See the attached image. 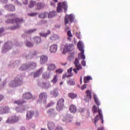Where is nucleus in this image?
<instances>
[{"label":"nucleus","instance_id":"1","mask_svg":"<svg viewBox=\"0 0 130 130\" xmlns=\"http://www.w3.org/2000/svg\"><path fill=\"white\" fill-rule=\"evenodd\" d=\"M92 112L94 114L98 112L99 115H97L96 117L92 120V122L96 125L98 120H99V117L101 120H102V123H104V120L103 119V115L102 114V110L99 109V107L98 108L95 105H94L92 108Z\"/></svg>","mask_w":130,"mask_h":130},{"label":"nucleus","instance_id":"2","mask_svg":"<svg viewBox=\"0 0 130 130\" xmlns=\"http://www.w3.org/2000/svg\"><path fill=\"white\" fill-rule=\"evenodd\" d=\"M22 84H23V80L20 77V76H17L15 78L14 80H12L9 83V86L14 88V87L21 86Z\"/></svg>","mask_w":130,"mask_h":130},{"label":"nucleus","instance_id":"3","mask_svg":"<svg viewBox=\"0 0 130 130\" xmlns=\"http://www.w3.org/2000/svg\"><path fill=\"white\" fill-rule=\"evenodd\" d=\"M37 64L35 62H29L25 64H22L19 68L20 71H25V70H34L36 68Z\"/></svg>","mask_w":130,"mask_h":130},{"label":"nucleus","instance_id":"4","mask_svg":"<svg viewBox=\"0 0 130 130\" xmlns=\"http://www.w3.org/2000/svg\"><path fill=\"white\" fill-rule=\"evenodd\" d=\"M13 48V43L11 41H8L4 44L2 49V53H7L8 51L11 50Z\"/></svg>","mask_w":130,"mask_h":130},{"label":"nucleus","instance_id":"5","mask_svg":"<svg viewBox=\"0 0 130 130\" xmlns=\"http://www.w3.org/2000/svg\"><path fill=\"white\" fill-rule=\"evenodd\" d=\"M77 47L79 49V50H80V51H81V53L80 54H79V56H80V57L82 59H85V58H86V57L85 56V55L84 54V44H83V43H82V41H79L78 43L77 44Z\"/></svg>","mask_w":130,"mask_h":130},{"label":"nucleus","instance_id":"6","mask_svg":"<svg viewBox=\"0 0 130 130\" xmlns=\"http://www.w3.org/2000/svg\"><path fill=\"white\" fill-rule=\"evenodd\" d=\"M20 116H12L10 117L6 121V123H16L20 120Z\"/></svg>","mask_w":130,"mask_h":130},{"label":"nucleus","instance_id":"7","mask_svg":"<svg viewBox=\"0 0 130 130\" xmlns=\"http://www.w3.org/2000/svg\"><path fill=\"white\" fill-rule=\"evenodd\" d=\"M39 100L41 103H46V100H47V94L46 92H41L39 95Z\"/></svg>","mask_w":130,"mask_h":130},{"label":"nucleus","instance_id":"8","mask_svg":"<svg viewBox=\"0 0 130 130\" xmlns=\"http://www.w3.org/2000/svg\"><path fill=\"white\" fill-rule=\"evenodd\" d=\"M63 103H64V100L63 99H60L58 101L56 107L57 111H62L63 109Z\"/></svg>","mask_w":130,"mask_h":130},{"label":"nucleus","instance_id":"9","mask_svg":"<svg viewBox=\"0 0 130 130\" xmlns=\"http://www.w3.org/2000/svg\"><path fill=\"white\" fill-rule=\"evenodd\" d=\"M74 64H75V68H76V69H74L73 72H74V73L76 74H78V71H80V70H82V69H83V68H82V65H81V64H80V63L79 62V60L77 58L75 60Z\"/></svg>","mask_w":130,"mask_h":130},{"label":"nucleus","instance_id":"10","mask_svg":"<svg viewBox=\"0 0 130 130\" xmlns=\"http://www.w3.org/2000/svg\"><path fill=\"white\" fill-rule=\"evenodd\" d=\"M14 21L17 25L11 27V30H16V29H19V28L21 27V26H20V24H21V23H23L24 22V20H23L22 18H16Z\"/></svg>","mask_w":130,"mask_h":130},{"label":"nucleus","instance_id":"11","mask_svg":"<svg viewBox=\"0 0 130 130\" xmlns=\"http://www.w3.org/2000/svg\"><path fill=\"white\" fill-rule=\"evenodd\" d=\"M63 10L64 12H66V2L58 3V7H57V12L58 13H61Z\"/></svg>","mask_w":130,"mask_h":130},{"label":"nucleus","instance_id":"12","mask_svg":"<svg viewBox=\"0 0 130 130\" xmlns=\"http://www.w3.org/2000/svg\"><path fill=\"white\" fill-rule=\"evenodd\" d=\"M29 107L27 105H23L20 107H16L15 110L18 113H23L25 112L26 110H28Z\"/></svg>","mask_w":130,"mask_h":130},{"label":"nucleus","instance_id":"13","mask_svg":"<svg viewBox=\"0 0 130 130\" xmlns=\"http://www.w3.org/2000/svg\"><path fill=\"white\" fill-rule=\"evenodd\" d=\"M4 9L8 12H15L16 11V7L13 4H7L4 6Z\"/></svg>","mask_w":130,"mask_h":130},{"label":"nucleus","instance_id":"14","mask_svg":"<svg viewBox=\"0 0 130 130\" xmlns=\"http://www.w3.org/2000/svg\"><path fill=\"white\" fill-rule=\"evenodd\" d=\"M75 20V17L74 14L67 15L66 18V24H69V23H73Z\"/></svg>","mask_w":130,"mask_h":130},{"label":"nucleus","instance_id":"15","mask_svg":"<svg viewBox=\"0 0 130 130\" xmlns=\"http://www.w3.org/2000/svg\"><path fill=\"white\" fill-rule=\"evenodd\" d=\"M6 17L8 18V19H12V20L8 19L6 20V23L9 24L10 23H13V21H14V18H16V17H17V15L15 13H11L8 14Z\"/></svg>","mask_w":130,"mask_h":130},{"label":"nucleus","instance_id":"16","mask_svg":"<svg viewBox=\"0 0 130 130\" xmlns=\"http://www.w3.org/2000/svg\"><path fill=\"white\" fill-rule=\"evenodd\" d=\"M52 75H53L52 71L45 72L43 74V78L45 80H48V79H50Z\"/></svg>","mask_w":130,"mask_h":130},{"label":"nucleus","instance_id":"17","mask_svg":"<svg viewBox=\"0 0 130 130\" xmlns=\"http://www.w3.org/2000/svg\"><path fill=\"white\" fill-rule=\"evenodd\" d=\"M44 71V68H41L40 69H39L38 71L36 72H34L32 73V75L34 76V78H37L42 74V72Z\"/></svg>","mask_w":130,"mask_h":130},{"label":"nucleus","instance_id":"18","mask_svg":"<svg viewBox=\"0 0 130 130\" xmlns=\"http://www.w3.org/2000/svg\"><path fill=\"white\" fill-rule=\"evenodd\" d=\"M47 114L51 116V117H54L57 114V113L55 110L53 109H50L47 111Z\"/></svg>","mask_w":130,"mask_h":130},{"label":"nucleus","instance_id":"19","mask_svg":"<svg viewBox=\"0 0 130 130\" xmlns=\"http://www.w3.org/2000/svg\"><path fill=\"white\" fill-rule=\"evenodd\" d=\"M47 71L49 72H52L53 74V71L55 69H56V66H55V64L53 63H50V64H47Z\"/></svg>","mask_w":130,"mask_h":130},{"label":"nucleus","instance_id":"20","mask_svg":"<svg viewBox=\"0 0 130 130\" xmlns=\"http://www.w3.org/2000/svg\"><path fill=\"white\" fill-rule=\"evenodd\" d=\"M48 60V57L46 55H43L40 56V63L41 64H44L45 63H46Z\"/></svg>","mask_w":130,"mask_h":130},{"label":"nucleus","instance_id":"21","mask_svg":"<svg viewBox=\"0 0 130 130\" xmlns=\"http://www.w3.org/2000/svg\"><path fill=\"white\" fill-rule=\"evenodd\" d=\"M29 40H31V37H27L26 41V42H25V44L26 46H27V47H33V46H34V44Z\"/></svg>","mask_w":130,"mask_h":130},{"label":"nucleus","instance_id":"22","mask_svg":"<svg viewBox=\"0 0 130 130\" xmlns=\"http://www.w3.org/2000/svg\"><path fill=\"white\" fill-rule=\"evenodd\" d=\"M51 41H56V40H59L60 37L57 34H53L49 38Z\"/></svg>","mask_w":130,"mask_h":130},{"label":"nucleus","instance_id":"23","mask_svg":"<svg viewBox=\"0 0 130 130\" xmlns=\"http://www.w3.org/2000/svg\"><path fill=\"white\" fill-rule=\"evenodd\" d=\"M32 97H33L32 93L30 92H26L22 95V98L23 100L24 99H26V100H29L31 99Z\"/></svg>","mask_w":130,"mask_h":130},{"label":"nucleus","instance_id":"24","mask_svg":"<svg viewBox=\"0 0 130 130\" xmlns=\"http://www.w3.org/2000/svg\"><path fill=\"white\" fill-rule=\"evenodd\" d=\"M57 51V44L52 45L50 47V52L51 53H55Z\"/></svg>","mask_w":130,"mask_h":130},{"label":"nucleus","instance_id":"25","mask_svg":"<svg viewBox=\"0 0 130 130\" xmlns=\"http://www.w3.org/2000/svg\"><path fill=\"white\" fill-rule=\"evenodd\" d=\"M41 86L42 88L45 89H49V88L51 87V85L49 82H43Z\"/></svg>","mask_w":130,"mask_h":130},{"label":"nucleus","instance_id":"26","mask_svg":"<svg viewBox=\"0 0 130 130\" xmlns=\"http://www.w3.org/2000/svg\"><path fill=\"white\" fill-rule=\"evenodd\" d=\"M86 100L87 102L90 101L92 99V92L91 90H87L86 91Z\"/></svg>","mask_w":130,"mask_h":130},{"label":"nucleus","instance_id":"27","mask_svg":"<svg viewBox=\"0 0 130 130\" xmlns=\"http://www.w3.org/2000/svg\"><path fill=\"white\" fill-rule=\"evenodd\" d=\"M18 66H19V61H15L12 62L10 64H8V67H9V68H10L11 69L18 68Z\"/></svg>","mask_w":130,"mask_h":130},{"label":"nucleus","instance_id":"28","mask_svg":"<svg viewBox=\"0 0 130 130\" xmlns=\"http://www.w3.org/2000/svg\"><path fill=\"white\" fill-rule=\"evenodd\" d=\"M34 115V112L33 111H28L26 113V119H31L32 117Z\"/></svg>","mask_w":130,"mask_h":130},{"label":"nucleus","instance_id":"29","mask_svg":"<svg viewBox=\"0 0 130 130\" xmlns=\"http://www.w3.org/2000/svg\"><path fill=\"white\" fill-rule=\"evenodd\" d=\"M58 90V88H54L53 89V90H51L50 92V94L51 95H53V96H54V97H57V96H58V92L57 91V90Z\"/></svg>","mask_w":130,"mask_h":130},{"label":"nucleus","instance_id":"30","mask_svg":"<svg viewBox=\"0 0 130 130\" xmlns=\"http://www.w3.org/2000/svg\"><path fill=\"white\" fill-rule=\"evenodd\" d=\"M69 110L72 113L77 112V107L75 105H71L69 108Z\"/></svg>","mask_w":130,"mask_h":130},{"label":"nucleus","instance_id":"31","mask_svg":"<svg viewBox=\"0 0 130 130\" xmlns=\"http://www.w3.org/2000/svg\"><path fill=\"white\" fill-rule=\"evenodd\" d=\"M34 41L37 43V44H39L41 43L42 40L40 37H34L33 38Z\"/></svg>","mask_w":130,"mask_h":130},{"label":"nucleus","instance_id":"32","mask_svg":"<svg viewBox=\"0 0 130 130\" xmlns=\"http://www.w3.org/2000/svg\"><path fill=\"white\" fill-rule=\"evenodd\" d=\"M26 101L22 100H19L17 101H15L14 102V104H17V105H21L22 104H24V103H26Z\"/></svg>","mask_w":130,"mask_h":130},{"label":"nucleus","instance_id":"33","mask_svg":"<svg viewBox=\"0 0 130 130\" xmlns=\"http://www.w3.org/2000/svg\"><path fill=\"white\" fill-rule=\"evenodd\" d=\"M51 34V31L50 30H48L46 32H41L40 35L42 37H44L45 38H46L47 36H49V35H50Z\"/></svg>","mask_w":130,"mask_h":130},{"label":"nucleus","instance_id":"34","mask_svg":"<svg viewBox=\"0 0 130 130\" xmlns=\"http://www.w3.org/2000/svg\"><path fill=\"white\" fill-rule=\"evenodd\" d=\"M48 127L49 130H53L55 127V124L53 122H49L48 123Z\"/></svg>","mask_w":130,"mask_h":130},{"label":"nucleus","instance_id":"35","mask_svg":"<svg viewBox=\"0 0 130 130\" xmlns=\"http://www.w3.org/2000/svg\"><path fill=\"white\" fill-rule=\"evenodd\" d=\"M93 98H94L95 103L98 106V108H99V106H100V102H99V100H98V98H97V95H96V94H94Z\"/></svg>","mask_w":130,"mask_h":130},{"label":"nucleus","instance_id":"36","mask_svg":"<svg viewBox=\"0 0 130 130\" xmlns=\"http://www.w3.org/2000/svg\"><path fill=\"white\" fill-rule=\"evenodd\" d=\"M24 57L26 58V59H31V58H33V56H32V52H29L28 54H24Z\"/></svg>","mask_w":130,"mask_h":130},{"label":"nucleus","instance_id":"37","mask_svg":"<svg viewBox=\"0 0 130 130\" xmlns=\"http://www.w3.org/2000/svg\"><path fill=\"white\" fill-rule=\"evenodd\" d=\"M49 19L50 18H53V17H55L56 16V11H52L49 12L48 14Z\"/></svg>","mask_w":130,"mask_h":130},{"label":"nucleus","instance_id":"38","mask_svg":"<svg viewBox=\"0 0 130 130\" xmlns=\"http://www.w3.org/2000/svg\"><path fill=\"white\" fill-rule=\"evenodd\" d=\"M48 16V12H43L39 15V18H41L42 19H44Z\"/></svg>","mask_w":130,"mask_h":130},{"label":"nucleus","instance_id":"39","mask_svg":"<svg viewBox=\"0 0 130 130\" xmlns=\"http://www.w3.org/2000/svg\"><path fill=\"white\" fill-rule=\"evenodd\" d=\"M68 96L69 98H71V99H75V98H77L78 97V95L76 93L71 92L68 94Z\"/></svg>","mask_w":130,"mask_h":130},{"label":"nucleus","instance_id":"40","mask_svg":"<svg viewBox=\"0 0 130 130\" xmlns=\"http://www.w3.org/2000/svg\"><path fill=\"white\" fill-rule=\"evenodd\" d=\"M92 80V77L90 76H85L83 79L84 83H89V81Z\"/></svg>","mask_w":130,"mask_h":130},{"label":"nucleus","instance_id":"41","mask_svg":"<svg viewBox=\"0 0 130 130\" xmlns=\"http://www.w3.org/2000/svg\"><path fill=\"white\" fill-rule=\"evenodd\" d=\"M60 51L63 54H66V44L64 43L61 46Z\"/></svg>","mask_w":130,"mask_h":130},{"label":"nucleus","instance_id":"42","mask_svg":"<svg viewBox=\"0 0 130 130\" xmlns=\"http://www.w3.org/2000/svg\"><path fill=\"white\" fill-rule=\"evenodd\" d=\"M73 121V116L71 115H67L66 116V122H71Z\"/></svg>","mask_w":130,"mask_h":130},{"label":"nucleus","instance_id":"43","mask_svg":"<svg viewBox=\"0 0 130 130\" xmlns=\"http://www.w3.org/2000/svg\"><path fill=\"white\" fill-rule=\"evenodd\" d=\"M73 48H74V45L70 44L66 47V51H71V50H73Z\"/></svg>","mask_w":130,"mask_h":130},{"label":"nucleus","instance_id":"44","mask_svg":"<svg viewBox=\"0 0 130 130\" xmlns=\"http://www.w3.org/2000/svg\"><path fill=\"white\" fill-rule=\"evenodd\" d=\"M72 71H73V69L72 68L68 70V73H69V75H68L67 73L66 75L67 78H70V77H73V74L72 73Z\"/></svg>","mask_w":130,"mask_h":130},{"label":"nucleus","instance_id":"45","mask_svg":"<svg viewBox=\"0 0 130 130\" xmlns=\"http://www.w3.org/2000/svg\"><path fill=\"white\" fill-rule=\"evenodd\" d=\"M57 81H58V78L57 77V75H54L53 79L51 81V82L54 84H56Z\"/></svg>","mask_w":130,"mask_h":130},{"label":"nucleus","instance_id":"46","mask_svg":"<svg viewBox=\"0 0 130 130\" xmlns=\"http://www.w3.org/2000/svg\"><path fill=\"white\" fill-rule=\"evenodd\" d=\"M67 36H69V38H68V40L69 41H71L72 37H73V34H72V31L71 30H68L67 32Z\"/></svg>","mask_w":130,"mask_h":130},{"label":"nucleus","instance_id":"47","mask_svg":"<svg viewBox=\"0 0 130 130\" xmlns=\"http://www.w3.org/2000/svg\"><path fill=\"white\" fill-rule=\"evenodd\" d=\"M42 8H44V4L41 3H38L37 4V10H40Z\"/></svg>","mask_w":130,"mask_h":130},{"label":"nucleus","instance_id":"48","mask_svg":"<svg viewBox=\"0 0 130 130\" xmlns=\"http://www.w3.org/2000/svg\"><path fill=\"white\" fill-rule=\"evenodd\" d=\"M5 34H6L5 28H4V27L0 28V37L4 36Z\"/></svg>","mask_w":130,"mask_h":130},{"label":"nucleus","instance_id":"49","mask_svg":"<svg viewBox=\"0 0 130 130\" xmlns=\"http://www.w3.org/2000/svg\"><path fill=\"white\" fill-rule=\"evenodd\" d=\"M35 5H36V2H35V1H31L28 5V8H33Z\"/></svg>","mask_w":130,"mask_h":130},{"label":"nucleus","instance_id":"50","mask_svg":"<svg viewBox=\"0 0 130 130\" xmlns=\"http://www.w3.org/2000/svg\"><path fill=\"white\" fill-rule=\"evenodd\" d=\"M36 28H33L31 29H28L26 31V33H28V34H31L32 33H34L36 31Z\"/></svg>","mask_w":130,"mask_h":130},{"label":"nucleus","instance_id":"51","mask_svg":"<svg viewBox=\"0 0 130 130\" xmlns=\"http://www.w3.org/2000/svg\"><path fill=\"white\" fill-rule=\"evenodd\" d=\"M68 85H70V86H73L75 85V82H74V80H69L68 81Z\"/></svg>","mask_w":130,"mask_h":130},{"label":"nucleus","instance_id":"52","mask_svg":"<svg viewBox=\"0 0 130 130\" xmlns=\"http://www.w3.org/2000/svg\"><path fill=\"white\" fill-rule=\"evenodd\" d=\"M10 108H9L8 107H5L4 108V114L5 113H9V112H10Z\"/></svg>","mask_w":130,"mask_h":130},{"label":"nucleus","instance_id":"53","mask_svg":"<svg viewBox=\"0 0 130 130\" xmlns=\"http://www.w3.org/2000/svg\"><path fill=\"white\" fill-rule=\"evenodd\" d=\"M14 4L19 7L22 6V3H21V2H19L18 0H15L14 1Z\"/></svg>","mask_w":130,"mask_h":130},{"label":"nucleus","instance_id":"54","mask_svg":"<svg viewBox=\"0 0 130 130\" xmlns=\"http://www.w3.org/2000/svg\"><path fill=\"white\" fill-rule=\"evenodd\" d=\"M76 36L77 38H78V39H79V40L82 39V37L81 36V32H79V33L76 32Z\"/></svg>","mask_w":130,"mask_h":130},{"label":"nucleus","instance_id":"55","mask_svg":"<svg viewBox=\"0 0 130 130\" xmlns=\"http://www.w3.org/2000/svg\"><path fill=\"white\" fill-rule=\"evenodd\" d=\"M0 114H5V108L0 107Z\"/></svg>","mask_w":130,"mask_h":130},{"label":"nucleus","instance_id":"56","mask_svg":"<svg viewBox=\"0 0 130 130\" xmlns=\"http://www.w3.org/2000/svg\"><path fill=\"white\" fill-rule=\"evenodd\" d=\"M37 13H28L27 14L28 16H29L30 17H35V16H37Z\"/></svg>","mask_w":130,"mask_h":130},{"label":"nucleus","instance_id":"57","mask_svg":"<svg viewBox=\"0 0 130 130\" xmlns=\"http://www.w3.org/2000/svg\"><path fill=\"white\" fill-rule=\"evenodd\" d=\"M54 105V103L53 102H50L48 103L47 105V107H51V106H53Z\"/></svg>","mask_w":130,"mask_h":130},{"label":"nucleus","instance_id":"58","mask_svg":"<svg viewBox=\"0 0 130 130\" xmlns=\"http://www.w3.org/2000/svg\"><path fill=\"white\" fill-rule=\"evenodd\" d=\"M62 72H63V70L62 69H58L56 71V73H57V74H61V73H62Z\"/></svg>","mask_w":130,"mask_h":130},{"label":"nucleus","instance_id":"59","mask_svg":"<svg viewBox=\"0 0 130 130\" xmlns=\"http://www.w3.org/2000/svg\"><path fill=\"white\" fill-rule=\"evenodd\" d=\"M6 85H7V80H5L3 82H2L1 86L3 88H5V86H6Z\"/></svg>","mask_w":130,"mask_h":130},{"label":"nucleus","instance_id":"60","mask_svg":"<svg viewBox=\"0 0 130 130\" xmlns=\"http://www.w3.org/2000/svg\"><path fill=\"white\" fill-rule=\"evenodd\" d=\"M86 88H87V84H83V86L81 87V89L82 90H85Z\"/></svg>","mask_w":130,"mask_h":130},{"label":"nucleus","instance_id":"61","mask_svg":"<svg viewBox=\"0 0 130 130\" xmlns=\"http://www.w3.org/2000/svg\"><path fill=\"white\" fill-rule=\"evenodd\" d=\"M31 55H32V57H34V56H36V55H37V52H36L35 51L31 52Z\"/></svg>","mask_w":130,"mask_h":130},{"label":"nucleus","instance_id":"62","mask_svg":"<svg viewBox=\"0 0 130 130\" xmlns=\"http://www.w3.org/2000/svg\"><path fill=\"white\" fill-rule=\"evenodd\" d=\"M0 3H2V4H7L8 0H0Z\"/></svg>","mask_w":130,"mask_h":130},{"label":"nucleus","instance_id":"63","mask_svg":"<svg viewBox=\"0 0 130 130\" xmlns=\"http://www.w3.org/2000/svg\"><path fill=\"white\" fill-rule=\"evenodd\" d=\"M23 5H28V0H22Z\"/></svg>","mask_w":130,"mask_h":130},{"label":"nucleus","instance_id":"64","mask_svg":"<svg viewBox=\"0 0 130 130\" xmlns=\"http://www.w3.org/2000/svg\"><path fill=\"white\" fill-rule=\"evenodd\" d=\"M30 127H31V128H33V129H35V127H36L35 124L34 123L31 124Z\"/></svg>","mask_w":130,"mask_h":130}]
</instances>
